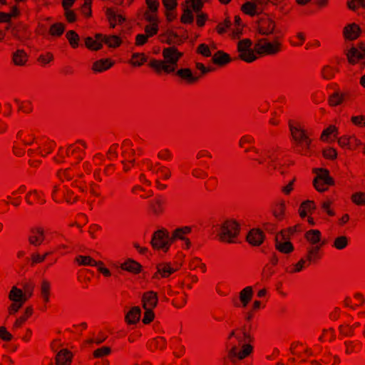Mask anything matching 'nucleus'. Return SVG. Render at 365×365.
<instances>
[{"label": "nucleus", "instance_id": "f257e3e1", "mask_svg": "<svg viewBox=\"0 0 365 365\" xmlns=\"http://www.w3.org/2000/svg\"><path fill=\"white\" fill-rule=\"evenodd\" d=\"M255 140L251 135H245L239 140V146L246 153H250L249 158L260 165H264L269 173L279 172L283 175L289 166L287 160H279L275 153L271 150H259L255 146Z\"/></svg>", "mask_w": 365, "mask_h": 365}, {"label": "nucleus", "instance_id": "f03ea898", "mask_svg": "<svg viewBox=\"0 0 365 365\" xmlns=\"http://www.w3.org/2000/svg\"><path fill=\"white\" fill-rule=\"evenodd\" d=\"M252 336L245 329H237L233 330L228 336L227 349L229 353L223 359L222 365H235V359H243L252 351L250 343Z\"/></svg>", "mask_w": 365, "mask_h": 365}, {"label": "nucleus", "instance_id": "7ed1b4c3", "mask_svg": "<svg viewBox=\"0 0 365 365\" xmlns=\"http://www.w3.org/2000/svg\"><path fill=\"white\" fill-rule=\"evenodd\" d=\"M163 60L153 58L149 62V66L157 74H170L176 71L178 61L182 56V53L175 47L170 46L163 50Z\"/></svg>", "mask_w": 365, "mask_h": 365}, {"label": "nucleus", "instance_id": "20e7f679", "mask_svg": "<svg viewBox=\"0 0 365 365\" xmlns=\"http://www.w3.org/2000/svg\"><path fill=\"white\" fill-rule=\"evenodd\" d=\"M289 130L296 151L303 155H309L312 140L305 125L299 121L289 122Z\"/></svg>", "mask_w": 365, "mask_h": 365}, {"label": "nucleus", "instance_id": "39448f33", "mask_svg": "<svg viewBox=\"0 0 365 365\" xmlns=\"http://www.w3.org/2000/svg\"><path fill=\"white\" fill-rule=\"evenodd\" d=\"M86 148L87 145L85 141L82 140H77L66 148H59L58 154L55 157V160L57 163H61L64 161L66 158H68L78 163L83 158Z\"/></svg>", "mask_w": 365, "mask_h": 365}, {"label": "nucleus", "instance_id": "423d86ee", "mask_svg": "<svg viewBox=\"0 0 365 365\" xmlns=\"http://www.w3.org/2000/svg\"><path fill=\"white\" fill-rule=\"evenodd\" d=\"M81 174L77 173L76 168L75 166L65 169H60L56 173V177L60 181L63 182L73 180L72 185L73 187H77L81 192L86 193L87 185L86 182L78 179V178H81Z\"/></svg>", "mask_w": 365, "mask_h": 365}, {"label": "nucleus", "instance_id": "0eeeda50", "mask_svg": "<svg viewBox=\"0 0 365 365\" xmlns=\"http://www.w3.org/2000/svg\"><path fill=\"white\" fill-rule=\"evenodd\" d=\"M255 48L258 56H273L282 51V42L279 38H275L273 41L262 38L255 44Z\"/></svg>", "mask_w": 365, "mask_h": 365}, {"label": "nucleus", "instance_id": "6e6552de", "mask_svg": "<svg viewBox=\"0 0 365 365\" xmlns=\"http://www.w3.org/2000/svg\"><path fill=\"white\" fill-rule=\"evenodd\" d=\"M34 134L29 130H21L16 135V140L13 144V152L16 156H21L24 154V150L21 146H29L36 144Z\"/></svg>", "mask_w": 365, "mask_h": 365}, {"label": "nucleus", "instance_id": "1a4fd4ad", "mask_svg": "<svg viewBox=\"0 0 365 365\" xmlns=\"http://www.w3.org/2000/svg\"><path fill=\"white\" fill-rule=\"evenodd\" d=\"M240 230V224L234 220L225 221L220 227V239L221 241L227 243L235 242Z\"/></svg>", "mask_w": 365, "mask_h": 365}, {"label": "nucleus", "instance_id": "9d476101", "mask_svg": "<svg viewBox=\"0 0 365 365\" xmlns=\"http://www.w3.org/2000/svg\"><path fill=\"white\" fill-rule=\"evenodd\" d=\"M145 169L150 173V178L153 180H167L171 176L169 168L162 165L159 163H153L150 160L144 162Z\"/></svg>", "mask_w": 365, "mask_h": 365}, {"label": "nucleus", "instance_id": "9b49d317", "mask_svg": "<svg viewBox=\"0 0 365 365\" xmlns=\"http://www.w3.org/2000/svg\"><path fill=\"white\" fill-rule=\"evenodd\" d=\"M252 42L249 38H244L237 43L238 57L246 63H252L258 58L255 48H252Z\"/></svg>", "mask_w": 365, "mask_h": 365}, {"label": "nucleus", "instance_id": "f8f14e48", "mask_svg": "<svg viewBox=\"0 0 365 365\" xmlns=\"http://www.w3.org/2000/svg\"><path fill=\"white\" fill-rule=\"evenodd\" d=\"M172 244V237L168 230L162 229L153 233L151 245L155 250L166 252Z\"/></svg>", "mask_w": 365, "mask_h": 365}, {"label": "nucleus", "instance_id": "ddd939ff", "mask_svg": "<svg viewBox=\"0 0 365 365\" xmlns=\"http://www.w3.org/2000/svg\"><path fill=\"white\" fill-rule=\"evenodd\" d=\"M316 177L314 179L313 185L315 189L320 192H325L329 186L334 184V179L329 175L327 169L318 168L314 170Z\"/></svg>", "mask_w": 365, "mask_h": 365}, {"label": "nucleus", "instance_id": "4468645a", "mask_svg": "<svg viewBox=\"0 0 365 365\" xmlns=\"http://www.w3.org/2000/svg\"><path fill=\"white\" fill-rule=\"evenodd\" d=\"M9 299L11 301V305L8 308L9 315H14L23 307L24 304L27 301L23 290L16 286L12 287L9 296Z\"/></svg>", "mask_w": 365, "mask_h": 365}, {"label": "nucleus", "instance_id": "2eb2a0df", "mask_svg": "<svg viewBox=\"0 0 365 365\" xmlns=\"http://www.w3.org/2000/svg\"><path fill=\"white\" fill-rule=\"evenodd\" d=\"M121 148L122 157L123 158L122 160L123 170L127 172L133 166L135 162V153L133 142L129 139L123 140Z\"/></svg>", "mask_w": 365, "mask_h": 365}, {"label": "nucleus", "instance_id": "dca6fc26", "mask_svg": "<svg viewBox=\"0 0 365 365\" xmlns=\"http://www.w3.org/2000/svg\"><path fill=\"white\" fill-rule=\"evenodd\" d=\"M36 144L38 145V147L36 150L32 148L28 150V155L29 156L36 154L40 155L41 157H45L50 154L56 147L54 141L46 138L38 139L36 140Z\"/></svg>", "mask_w": 365, "mask_h": 365}, {"label": "nucleus", "instance_id": "f3484780", "mask_svg": "<svg viewBox=\"0 0 365 365\" xmlns=\"http://www.w3.org/2000/svg\"><path fill=\"white\" fill-rule=\"evenodd\" d=\"M293 232L292 229H289L287 230H283L277 235L275 247L279 252L288 254L294 250L292 244L289 240H286V237Z\"/></svg>", "mask_w": 365, "mask_h": 365}, {"label": "nucleus", "instance_id": "a211bd4d", "mask_svg": "<svg viewBox=\"0 0 365 365\" xmlns=\"http://www.w3.org/2000/svg\"><path fill=\"white\" fill-rule=\"evenodd\" d=\"M174 73L180 82L186 85H194L197 83L202 77V75L194 73L189 68L176 69Z\"/></svg>", "mask_w": 365, "mask_h": 365}, {"label": "nucleus", "instance_id": "6ab92c4d", "mask_svg": "<svg viewBox=\"0 0 365 365\" xmlns=\"http://www.w3.org/2000/svg\"><path fill=\"white\" fill-rule=\"evenodd\" d=\"M276 29L275 21L267 16H262L257 22V31L263 36H269L274 34Z\"/></svg>", "mask_w": 365, "mask_h": 365}, {"label": "nucleus", "instance_id": "aec40b11", "mask_svg": "<svg viewBox=\"0 0 365 365\" xmlns=\"http://www.w3.org/2000/svg\"><path fill=\"white\" fill-rule=\"evenodd\" d=\"M156 269L157 270L153 274V278H166L178 271L179 266L170 262H161L157 265Z\"/></svg>", "mask_w": 365, "mask_h": 365}, {"label": "nucleus", "instance_id": "412c9836", "mask_svg": "<svg viewBox=\"0 0 365 365\" xmlns=\"http://www.w3.org/2000/svg\"><path fill=\"white\" fill-rule=\"evenodd\" d=\"M346 57L349 62L352 64L365 61V44L361 43L350 48L346 51Z\"/></svg>", "mask_w": 365, "mask_h": 365}, {"label": "nucleus", "instance_id": "4be33fe9", "mask_svg": "<svg viewBox=\"0 0 365 365\" xmlns=\"http://www.w3.org/2000/svg\"><path fill=\"white\" fill-rule=\"evenodd\" d=\"M45 240L44 231L41 227H34L29 235V242L34 246H40Z\"/></svg>", "mask_w": 365, "mask_h": 365}, {"label": "nucleus", "instance_id": "5701e85b", "mask_svg": "<svg viewBox=\"0 0 365 365\" xmlns=\"http://www.w3.org/2000/svg\"><path fill=\"white\" fill-rule=\"evenodd\" d=\"M351 94L349 91H336L329 98L331 106H337L350 100Z\"/></svg>", "mask_w": 365, "mask_h": 365}, {"label": "nucleus", "instance_id": "b1692460", "mask_svg": "<svg viewBox=\"0 0 365 365\" xmlns=\"http://www.w3.org/2000/svg\"><path fill=\"white\" fill-rule=\"evenodd\" d=\"M158 302L157 293L153 291H148L142 297L143 307L144 309H153Z\"/></svg>", "mask_w": 365, "mask_h": 365}, {"label": "nucleus", "instance_id": "393cba45", "mask_svg": "<svg viewBox=\"0 0 365 365\" xmlns=\"http://www.w3.org/2000/svg\"><path fill=\"white\" fill-rule=\"evenodd\" d=\"M103 43V35L96 34L95 37H87L85 38V46L90 51H98L102 48Z\"/></svg>", "mask_w": 365, "mask_h": 365}, {"label": "nucleus", "instance_id": "a878e982", "mask_svg": "<svg viewBox=\"0 0 365 365\" xmlns=\"http://www.w3.org/2000/svg\"><path fill=\"white\" fill-rule=\"evenodd\" d=\"M254 294L252 286H247L239 292V307L246 308L251 302Z\"/></svg>", "mask_w": 365, "mask_h": 365}, {"label": "nucleus", "instance_id": "bb28decb", "mask_svg": "<svg viewBox=\"0 0 365 365\" xmlns=\"http://www.w3.org/2000/svg\"><path fill=\"white\" fill-rule=\"evenodd\" d=\"M115 62L110 58H101L93 63L91 69L94 73H102L110 69Z\"/></svg>", "mask_w": 365, "mask_h": 365}, {"label": "nucleus", "instance_id": "cd10ccee", "mask_svg": "<svg viewBox=\"0 0 365 365\" xmlns=\"http://www.w3.org/2000/svg\"><path fill=\"white\" fill-rule=\"evenodd\" d=\"M25 200L29 205H42L46 202L43 192L37 190H31L27 192L25 197Z\"/></svg>", "mask_w": 365, "mask_h": 365}, {"label": "nucleus", "instance_id": "c85d7f7f", "mask_svg": "<svg viewBox=\"0 0 365 365\" xmlns=\"http://www.w3.org/2000/svg\"><path fill=\"white\" fill-rule=\"evenodd\" d=\"M106 15L112 28H114L116 25L120 24L125 21V17L112 8L106 9Z\"/></svg>", "mask_w": 365, "mask_h": 365}, {"label": "nucleus", "instance_id": "c756f323", "mask_svg": "<svg viewBox=\"0 0 365 365\" xmlns=\"http://www.w3.org/2000/svg\"><path fill=\"white\" fill-rule=\"evenodd\" d=\"M304 237L312 246L320 245L322 247L324 245V242L322 241V232L319 230L312 229L307 231Z\"/></svg>", "mask_w": 365, "mask_h": 365}, {"label": "nucleus", "instance_id": "7c9ffc66", "mask_svg": "<svg viewBox=\"0 0 365 365\" xmlns=\"http://www.w3.org/2000/svg\"><path fill=\"white\" fill-rule=\"evenodd\" d=\"M361 33V29L359 26L355 23L349 24L344 28L343 34L347 40H355L356 39Z\"/></svg>", "mask_w": 365, "mask_h": 365}, {"label": "nucleus", "instance_id": "2f4dec72", "mask_svg": "<svg viewBox=\"0 0 365 365\" xmlns=\"http://www.w3.org/2000/svg\"><path fill=\"white\" fill-rule=\"evenodd\" d=\"M321 245L311 246L307 248V255L304 258L309 263H315L322 258V254L320 252Z\"/></svg>", "mask_w": 365, "mask_h": 365}, {"label": "nucleus", "instance_id": "473e14b6", "mask_svg": "<svg viewBox=\"0 0 365 365\" xmlns=\"http://www.w3.org/2000/svg\"><path fill=\"white\" fill-rule=\"evenodd\" d=\"M247 240L250 244L254 246L260 245L264 240L263 232L259 229H252L248 233Z\"/></svg>", "mask_w": 365, "mask_h": 365}, {"label": "nucleus", "instance_id": "72a5a7b5", "mask_svg": "<svg viewBox=\"0 0 365 365\" xmlns=\"http://www.w3.org/2000/svg\"><path fill=\"white\" fill-rule=\"evenodd\" d=\"M66 190L67 187L61 184L54 185L51 192L52 199L58 203L66 202Z\"/></svg>", "mask_w": 365, "mask_h": 365}, {"label": "nucleus", "instance_id": "f704fd0d", "mask_svg": "<svg viewBox=\"0 0 365 365\" xmlns=\"http://www.w3.org/2000/svg\"><path fill=\"white\" fill-rule=\"evenodd\" d=\"M165 201L162 197H156L149 202L150 210L154 215H160L165 209Z\"/></svg>", "mask_w": 365, "mask_h": 365}, {"label": "nucleus", "instance_id": "c9c22d12", "mask_svg": "<svg viewBox=\"0 0 365 365\" xmlns=\"http://www.w3.org/2000/svg\"><path fill=\"white\" fill-rule=\"evenodd\" d=\"M40 297L45 304L48 303L51 297V284L46 279H43L40 285Z\"/></svg>", "mask_w": 365, "mask_h": 365}, {"label": "nucleus", "instance_id": "e433bc0d", "mask_svg": "<svg viewBox=\"0 0 365 365\" xmlns=\"http://www.w3.org/2000/svg\"><path fill=\"white\" fill-rule=\"evenodd\" d=\"M26 191V187L24 185L19 186L16 190H14L11 193V195H8L7 199L8 201L6 202V204H11L14 206H19L21 202V198L20 196H17L18 195H21L25 193Z\"/></svg>", "mask_w": 365, "mask_h": 365}, {"label": "nucleus", "instance_id": "4c0bfd02", "mask_svg": "<svg viewBox=\"0 0 365 365\" xmlns=\"http://www.w3.org/2000/svg\"><path fill=\"white\" fill-rule=\"evenodd\" d=\"M244 26L245 25L242 23L241 18L239 16H235L234 23L232 24L230 27L232 38H239L242 34Z\"/></svg>", "mask_w": 365, "mask_h": 365}, {"label": "nucleus", "instance_id": "58836bf2", "mask_svg": "<svg viewBox=\"0 0 365 365\" xmlns=\"http://www.w3.org/2000/svg\"><path fill=\"white\" fill-rule=\"evenodd\" d=\"M29 56L27 53L21 49H19L12 54V62L15 66H24L28 62Z\"/></svg>", "mask_w": 365, "mask_h": 365}, {"label": "nucleus", "instance_id": "ea45409f", "mask_svg": "<svg viewBox=\"0 0 365 365\" xmlns=\"http://www.w3.org/2000/svg\"><path fill=\"white\" fill-rule=\"evenodd\" d=\"M72 353L67 349H61L56 356L57 365H71L72 361Z\"/></svg>", "mask_w": 365, "mask_h": 365}, {"label": "nucleus", "instance_id": "a19ab883", "mask_svg": "<svg viewBox=\"0 0 365 365\" xmlns=\"http://www.w3.org/2000/svg\"><path fill=\"white\" fill-rule=\"evenodd\" d=\"M123 270L131 272L133 274H138L141 271V265L136 261L128 259L120 264V267Z\"/></svg>", "mask_w": 365, "mask_h": 365}, {"label": "nucleus", "instance_id": "79ce46f5", "mask_svg": "<svg viewBox=\"0 0 365 365\" xmlns=\"http://www.w3.org/2000/svg\"><path fill=\"white\" fill-rule=\"evenodd\" d=\"M292 351L294 355L299 356L304 360V356H310L313 354L312 349L304 346L302 344H294L292 346Z\"/></svg>", "mask_w": 365, "mask_h": 365}, {"label": "nucleus", "instance_id": "37998d69", "mask_svg": "<svg viewBox=\"0 0 365 365\" xmlns=\"http://www.w3.org/2000/svg\"><path fill=\"white\" fill-rule=\"evenodd\" d=\"M364 302V299L362 294L356 293L353 297H346L344 300V304L345 307L355 309L356 307L361 306Z\"/></svg>", "mask_w": 365, "mask_h": 365}, {"label": "nucleus", "instance_id": "c03bdc74", "mask_svg": "<svg viewBox=\"0 0 365 365\" xmlns=\"http://www.w3.org/2000/svg\"><path fill=\"white\" fill-rule=\"evenodd\" d=\"M191 232L192 227L190 226H184L175 229L171 235L173 242L176 240H182L187 238V235H188Z\"/></svg>", "mask_w": 365, "mask_h": 365}, {"label": "nucleus", "instance_id": "a18cd8bd", "mask_svg": "<svg viewBox=\"0 0 365 365\" xmlns=\"http://www.w3.org/2000/svg\"><path fill=\"white\" fill-rule=\"evenodd\" d=\"M307 267H309V263L304 258H302L297 263L287 266L285 271L289 274H295L302 272Z\"/></svg>", "mask_w": 365, "mask_h": 365}, {"label": "nucleus", "instance_id": "49530a36", "mask_svg": "<svg viewBox=\"0 0 365 365\" xmlns=\"http://www.w3.org/2000/svg\"><path fill=\"white\" fill-rule=\"evenodd\" d=\"M148 346L152 351L163 350L166 346L165 339L162 336H158L151 339Z\"/></svg>", "mask_w": 365, "mask_h": 365}, {"label": "nucleus", "instance_id": "de8ad7c7", "mask_svg": "<svg viewBox=\"0 0 365 365\" xmlns=\"http://www.w3.org/2000/svg\"><path fill=\"white\" fill-rule=\"evenodd\" d=\"M315 209L314 201L307 200L303 202L299 209V213L301 217L304 218L311 213Z\"/></svg>", "mask_w": 365, "mask_h": 365}, {"label": "nucleus", "instance_id": "09e8293b", "mask_svg": "<svg viewBox=\"0 0 365 365\" xmlns=\"http://www.w3.org/2000/svg\"><path fill=\"white\" fill-rule=\"evenodd\" d=\"M140 317V309L138 307H133L126 314L125 321L129 324L138 322Z\"/></svg>", "mask_w": 365, "mask_h": 365}, {"label": "nucleus", "instance_id": "8fccbe9b", "mask_svg": "<svg viewBox=\"0 0 365 365\" xmlns=\"http://www.w3.org/2000/svg\"><path fill=\"white\" fill-rule=\"evenodd\" d=\"M349 239L345 235H340L334 238L332 242V247L337 250H343L347 247Z\"/></svg>", "mask_w": 365, "mask_h": 365}, {"label": "nucleus", "instance_id": "3c124183", "mask_svg": "<svg viewBox=\"0 0 365 365\" xmlns=\"http://www.w3.org/2000/svg\"><path fill=\"white\" fill-rule=\"evenodd\" d=\"M214 63L220 66L225 65L231 61L229 54L222 51H217L212 56Z\"/></svg>", "mask_w": 365, "mask_h": 365}, {"label": "nucleus", "instance_id": "603ef678", "mask_svg": "<svg viewBox=\"0 0 365 365\" xmlns=\"http://www.w3.org/2000/svg\"><path fill=\"white\" fill-rule=\"evenodd\" d=\"M338 134V128L335 125H329L323 130L321 135V140L324 142L331 140Z\"/></svg>", "mask_w": 365, "mask_h": 365}, {"label": "nucleus", "instance_id": "864d4df0", "mask_svg": "<svg viewBox=\"0 0 365 365\" xmlns=\"http://www.w3.org/2000/svg\"><path fill=\"white\" fill-rule=\"evenodd\" d=\"M286 209V204L284 200L277 202L272 210L273 215L278 220H282L284 218Z\"/></svg>", "mask_w": 365, "mask_h": 365}, {"label": "nucleus", "instance_id": "5fc2aeb1", "mask_svg": "<svg viewBox=\"0 0 365 365\" xmlns=\"http://www.w3.org/2000/svg\"><path fill=\"white\" fill-rule=\"evenodd\" d=\"M76 262L80 266L96 267L98 262L90 256L78 255L75 259Z\"/></svg>", "mask_w": 365, "mask_h": 365}, {"label": "nucleus", "instance_id": "6e6d98bb", "mask_svg": "<svg viewBox=\"0 0 365 365\" xmlns=\"http://www.w3.org/2000/svg\"><path fill=\"white\" fill-rule=\"evenodd\" d=\"M337 72L338 69L336 67L327 65L322 68L321 76L325 80H331L335 76Z\"/></svg>", "mask_w": 365, "mask_h": 365}, {"label": "nucleus", "instance_id": "4d7b16f0", "mask_svg": "<svg viewBox=\"0 0 365 365\" xmlns=\"http://www.w3.org/2000/svg\"><path fill=\"white\" fill-rule=\"evenodd\" d=\"M305 34L303 32H298L289 38V42L292 46L299 47L303 45V43L305 42Z\"/></svg>", "mask_w": 365, "mask_h": 365}, {"label": "nucleus", "instance_id": "13d9d810", "mask_svg": "<svg viewBox=\"0 0 365 365\" xmlns=\"http://www.w3.org/2000/svg\"><path fill=\"white\" fill-rule=\"evenodd\" d=\"M147 61V57L143 53H135L132 55L130 63L133 66H140Z\"/></svg>", "mask_w": 365, "mask_h": 365}, {"label": "nucleus", "instance_id": "bf43d9fd", "mask_svg": "<svg viewBox=\"0 0 365 365\" xmlns=\"http://www.w3.org/2000/svg\"><path fill=\"white\" fill-rule=\"evenodd\" d=\"M66 36L69 42L70 46L73 48H76L78 47L80 37L76 31L70 30L66 33Z\"/></svg>", "mask_w": 365, "mask_h": 365}, {"label": "nucleus", "instance_id": "052dcab7", "mask_svg": "<svg viewBox=\"0 0 365 365\" xmlns=\"http://www.w3.org/2000/svg\"><path fill=\"white\" fill-rule=\"evenodd\" d=\"M65 31V26L62 23H56L51 26L49 34L53 37L61 36Z\"/></svg>", "mask_w": 365, "mask_h": 365}, {"label": "nucleus", "instance_id": "680f3d73", "mask_svg": "<svg viewBox=\"0 0 365 365\" xmlns=\"http://www.w3.org/2000/svg\"><path fill=\"white\" fill-rule=\"evenodd\" d=\"M241 10L244 14L251 16H255L257 13L256 4L251 1H247L242 4Z\"/></svg>", "mask_w": 365, "mask_h": 365}, {"label": "nucleus", "instance_id": "e2e57ef3", "mask_svg": "<svg viewBox=\"0 0 365 365\" xmlns=\"http://www.w3.org/2000/svg\"><path fill=\"white\" fill-rule=\"evenodd\" d=\"M103 43L110 48L118 47L121 43V40L118 36H104Z\"/></svg>", "mask_w": 365, "mask_h": 365}, {"label": "nucleus", "instance_id": "0e129e2a", "mask_svg": "<svg viewBox=\"0 0 365 365\" xmlns=\"http://www.w3.org/2000/svg\"><path fill=\"white\" fill-rule=\"evenodd\" d=\"M182 14L181 16V22L183 24H191L193 21L194 16L192 11L182 4Z\"/></svg>", "mask_w": 365, "mask_h": 365}, {"label": "nucleus", "instance_id": "69168bd1", "mask_svg": "<svg viewBox=\"0 0 365 365\" xmlns=\"http://www.w3.org/2000/svg\"><path fill=\"white\" fill-rule=\"evenodd\" d=\"M351 200L356 205H365V192L361 191L354 192L351 195Z\"/></svg>", "mask_w": 365, "mask_h": 365}, {"label": "nucleus", "instance_id": "338daca9", "mask_svg": "<svg viewBox=\"0 0 365 365\" xmlns=\"http://www.w3.org/2000/svg\"><path fill=\"white\" fill-rule=\"evenodd\" d=\"M53 55L51 52L43 53L39 55L37 62L42 66H45L53 61Z\"/></svg>", "mask_w": 365, "mask_h": 365}, {"label": "nucleus", "instance_id": "774afa93", "mask_svg": "<svg viewBox=\"0 0 365 365\" xmlns=\"http://www.w3.org/2000/svg\"><path fill=\"white\" fill-rule=\"evenodd\" d=\"M110 353L111 349L109 346H103L94 350L93 356L96 359H101L110 355Z\"/></svg>", "mask_w": 365, "mask_h": 365}]
</instances>
